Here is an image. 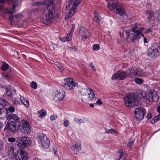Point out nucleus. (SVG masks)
Segmentation results:
<instances>
[{
    "instance_id": "f257e3e1",
    "label": "nucleus",
    "mask_w": 160,
    "mask_h": 160,
    "mask_svg": "<svg viewBox=\"0 0 160 160\" xmlns=\"http://www.w3.org/2000/svg\"><path fill=\"white\" fill-rule=\"evenodd\" d=\"M83 102L87 103L92 102L96 98L93 91L88 87L82 88L80 91Z\"/></svg>"
},
{
    "instance_id": "f03ea898",
    "label": "nucleus",
    "mask_w": 160,
    "mask_h": 160,
    "mask_svg": "<svg viewBox=\"0 0 160 160\" xmlns=\"http://www.w3.org/2000/svg\"><path fill=\"white\" fill-rule=\"evenodd\" d=\"M108 7L110 10L113 11L115 13L119 14L125 19L128 18L125 10L123 8L122 5L119 2L108 3Z\"/></svg>"
},
{
    "instance_id": "7ed1b4c3",
    "label": "nucleus",
    "mask_w": 160,
    "mask_h": 160,
    "mask_svg": "<svg viewBox=\"0 0 160 160\" xmlns=\"http://www.w3.org/2000/svg\"><path fill=\"white\" fill-rule=\"evenodd\" d=\"M139 97L150 102H157L159 99L156 91L152 90H149L147 93L143 91L140 92Z\"/></svg>"
},
{
    "instance_id": "20e7f679",
    "label": "nucleus",
    "mask_w": 160,
    "mask_h": 160,
    "mask_svg": "<svg viewBox=\"0 0 160 160\" xmlns=\"http://www.w3.org/2000/svg\"><path fill=\"white\" fill-rule=\"evenodd\" d=\"M82 0H70L68 2V5L66 6V9H68L70 6L72 4V7L65 17L66 18H71L75 13L77 9V7L80 4Z\"/></svg>"
},
{
    "instance_id": "39448f33",
    "label": "nucleus",
    "mask_w": 160,
    "mask_h": 160,
    "mask_svg": "<svg viewBox=\"0 0 160 160\" xmlns=\"http://www.w3.org/2000/svg\"><path fill=\"white\" fill-rule=\"evenodd\" d=\"M17 145L20 149H24L28 147L31 143V138L28 137L23 136L17 138L16 141Z\"/></svg>"
},
{
    "instance_id": "423d86ee",
    "label": "nucleus",
    "mask_w": 160,
    "mask_h": 160,
    "mask_svg": "<svg viewBox=\"0 0 160 160\" xmlns=\"http://www.w3.org/2000/svg\"><path fill=\"white\" fill-rule=\"evenodd\" d=\"M125 105L129 108L136 106L138 104L137 99L132 94H128L124 98Z\"/></svg>"
},
{
    "instance_id": "0eeeda50",
    "label": "nucleus",
    "mask_w": 160,
    "mask_h": 160,
    "mask_svg": "<svg viewBox=\"0 0 160 160\" xmlns=\"http://www.w3.org/2000/svg\"><path fill=\"white\" fill-rule=\"evenodd\" d=\"M10 2L13 4L12 8L10 10H7L3 7V4L5 3L6 0H0V11L7 14H11L15 12V7L18 5V2L17 0H9Z\"/></svg>"
},
{
    "instance_id": "6e6552de",
    "label": "nucleus",
    "mask_w": 160,
    "mask_h": 160,
    "mask_svg": "<svg viewBox=\"0 0 160 160\" xmlns=\"http://www.w3.org/2000/svg\"><path fill=\"white\" fill-rule=\"evenodd\" d=\"M38 143L44 148H48L50 144V141L47 137L42 133L38 135Z\"/></svg>"
},
{
    "instance_id": "1a4fd4ad",
    "label": "nucleus",
    "mask_w": 160,
    "mask_h": 160,
    "mask_svg": "<svg viewBox=\"0 0 160 160\" xmlns=\"http://www.w3.org/2000/svg\"><path fill=\"white\" fill-rule=\"evenodd\" d=\"M19 128L21 131L25 133L28 134L31 132V127L26 121H21L20 123Z\"/></svg>"
},
{
    "instance_id": "9d476101",
    "label": "nucleus",
    "mask_w": 160,
    "mask_h": 160,
    "mask_svg": "<svg viewBox=\"0 0 160 160\" xmlns=\"http://www.w3.org/2000/svg\"><path fill=\"white\" fill-rule=\"evenodd\" d=\"M127 75L130 78H133L136 76H139L142 73L141 70L136 68H132L130 69H128L127 70Z\"/></svg>"
},
{
    "instance_id": "9b49d317",
    "label": "nucleus",
    "mask_w": 160,
    "mask_h": 160,
    "mask_svg": "<svg viewBox=\"0 0 160 160\" xmlns=\"http://www.w3.org/2000/svg\"><path fill=\"white\" fill-rule=\"evenodd\" d=\"M145 109L143 108H136L134 112L135 118L138 120L142 119L146 114Z\"/></svg>"
},
{
    "instance_id": "f8f14e48",
    "label": "nucleus",
    "mask_w": 160,
    "mask_h": 160,
    "mask_svg": "<svg viewBox=\"0 0 160 160\" xmlns=\"http://www.w3.org/2000/svg\"><path fill=\"white\" fill-rule=\"evenodd\" d=\"M16 160H27L28 158V154L24 150H20L17 152L15 155Z\"/></svg>"
},
{
    "instance_id": "ddd939ff",
    "label": "nucleus",
    "mask_w": 160,
    "mask_h": 160,
    "mask_svg": "<svg viewBox=\"0 0 160 160\" xmlns=\"http://www.w3.org/2000/svg\"><path fill=\"white\" fill-rule=\"evenodd\" d=\"M65 92L63 90L57 91L53 94L54 99L56 101H61L64 98Z\"/></svg>"
},
{
    "instance_id": "4468645a",
    "label": "nucleus",
    "mask_w": 160,
    "mask_h": 160,
    "mask_svg": "<svg viewBox=\"0 0 160 160\" xmlns=\"http://www.w3.org/2000/svg\"><path fill=\"white\" fill-rule=\"evenodd\" d=\"M147 54L150 57H153L157 56L159 54L157 46L152 45L148 49Z\"/></svg>"
},
{
    "instance_id": "2eb2a0df",
    "label": "nucleus",
    "mask_w": 160,
    "mask_h": 160,
    "mask_svg": "<svg viewBox=\"0 0 160 160\" xmlns=\"http://www.w3.org/2000/svg\"><path fill=\"white\" fill-rule=\"evenodd\" d=\"M127 76V72H125L124 71L121 72H118L117 73L113 74L112 77V80L120 79L122 80L124 79Z\"/></svg>"
},
{
    "instance_id": "dca6fc26",
    "label": "nucleus",
    "mask_w": 160,
    "mask_h": 160,
    "mask_svg": "<svg viewBox=\"0 0 160 160\" xmlns=\"http://www.w3.org/2000/svg\"><path fill=\"white\" fill-rule=\"evenodd\" d=\"M16 123L13 121H10L4 128V131L9 130L11 132H14L16 131Z\"/></svg>"
},
{
    "instance_id": "f3484780",
    "label": "nucleus",
    "mask_w": 160,
    "mask_h": 160,
    "mask_svg": "<svg viewBox=\"0 0 160 160\" xmlns=\"http://www.w3.org/2000/svg\"><path fill=\"white\" fill-rule=\"evenodd\" d=\"M78 86V83L75 81H71V82L62 83V86L66 90H71L74 89V87Z\"/></svg>"
},
{
    "instance_id": "a211bd4d",
    "label": "nucleus",
    "mask_w": 160,
    "mask_h": 160,
    "mask_svg": "<svg viewBox=\"0 0 160 160\" xmlns=\"http://www.w3.org/2000/svg\"><path fill=\"white\" fill-rule=\"evenodd\" d=\"M142 36L140 32L138 31H136L133 32L132 34L131 37L130 38V41L131 42H134L135 41H138L140 39L141 37Z\"/></svg>"
},
{
    "instance_id": "6ab92c4d",
    "label": "nucleus",
    "mask_w": 160,
    "mask_h": 160,
    "mask_svg": "<svg viewBox=\"0 0 160 160\" xmlns=\"http://www.w3.org/2000/svg\"><path fill=\"white\" fill-rule=\"evenodd\" d=\"M79 33L82 39H87L89 35V33L88 30L84 27L80 28Z\"/></svg>"
},
{
    "instance_id": "aec40b11",
    "label": "nucleus",
    "mask_w": 160,
    "mask_h": 160,
    "mask_svg": "<svg viewBox=\"0 0 160 160\" xmlns=\"http://www.w3.org/2000/svg\"><path fill=\"white\" fill-rule=\"evenodd\" d=\"M4 89L6 90V92L4 94V96L5 97L11 96L15 91L14 89L12 88L8 87L6 89L4 88Z\"/></svg>"
},
{
    "instance_id": "412c9836",
    "label": "nucleus",
    "mask_w": 160,
    "mask_h": 160,
    "mask_svg": "<svg viewBox=\"0 0 160 160\" xmlns=\"http://www.w3.org/2000/svg\"><path fill=\"white\" fill-rule=\"evenodd\" d=\"M130 32L129 30H125L120 34V36L121 38L127 40L130 38Z\"/></svg>"
},
{
    "instance_id": "4be33fe9",
    "label": "nucleus",
    "mask_w": 160,
    "mask_h": 160,
    "mask_svg": "<svg viewBox=\"0 0 160 160\" xmlns=\"http://www.w3.org/2000/svg\"><path fill=\"white\" fill-rule=\"evenodd\" d=\"M81 144L80 143H77L74 144L71 147V149L74 153H77L81 150Z\"/></svg>"
},
{
    "instance_id": "5701e85b",
    "label": "nucleus",
    "mask_w": 160,
    "mask_h": 160,
    "mask_svg": "<svg viewBox=\"0 0 160 160\" xmlns=\"http://www.w3.org/2000/svg\"><path fill=\"white\" fill-rule=\"evenodd\" d=\"M7 119L12 120L17 122H19L20 119L19 118L18 116L14 114H11L10 115H8L7 117Z\"/></svg>"
},
{
    "instance_id": "b1692460",
    "label": "nucleus",
    "mask_w": 160,
    "mask_h": 160,
    "mask_svg": "<svg viewBox=\"0 0 160 160\" xmlns=\"http://www.w3.org/2000/svg\"><path fill=\"white\" fill-rule=\"evenodd\" d=\"M102 19L99 13L98 12L96 13L93 18L94 21L100 24L102 23Z\"/></svg>"
},
{
    "instance_id": "393cba45",
    "label": "nucleus",
    "mask_w": 160,
    "mask_h": 160,
    "mask_svg": "<svg viewBox=\"0 0 160 160\" xmlns=\"http://www.w3.org/2000/svg\"><path fill=\"white\" fill-rule=\"evenodd\" d=\"M74 120L76 123L79 124L85 123L87 121V119L84 118H75L74 119Z\"/></svg>"
},
{
    "instance_id": "a878e982",
    "label": "nucleus",
    "mask_w": 160,
    "mask_h": 160,
    "mask_svg": "<svg viewBox=\"0 0 160 160\" xmlns=\"http://www.w3.org/2000/svg\"><path fill=\"white\" fill-rule=\"evenodd\" d=\"M22 97L20 96V95H19V96L16 97L12 100V102L15 104H18L20 103L21 101Z\"/></svg>"
},
{
    "instance_id": "bb28decb",
    "label": "nucleus",
    "mask_w": 160,
    "mask_h": 160,
    "mask_svg": "<svg viewBox=\"0 0 160 160\" xmlns=\"http://www.w3.org/2000/svg\"><path fill=\"white\" fill-rule=\"evenodd\" d=\"M123 152L122 150L118 151L116 154L115 158L117 160H120L123 156Z\"/></svg>"
},
{
    "instance_id": "cd10ccee",
    "label": "nucleus",
    "mask_w": 160,
    "mask_h": 160,
    "mask_svg": "<svg viewBox=\"0 0 160 160\" xmlns=\"http://www.w3.org/2000/svg\"><path fill=\"white\" fill-rule=\"evenodd\" d=\"M38 113L39 114V117L40 118L43 117L46 115V112L43 109L39 110Z\"/></svg>"
},
{
    "instance_id": "c85d7f7f",
    "label": "nucleus",
    "mask_w": 160,
    "mask_h": 160,
    "mask_svg": "<svg viewBox=\"0 0 160 160\" xmlns=\"http://www.w3.org/2000/svg\"><path fill=\"white\" fill-rule=\"evenodd\" d=\"M21 98V102H22L27 107H28L29 106V102L28 101L24 98L23 97H22Z\"/></svg>"
},
{
    "instance_id": "c756f323",
    "label": "nucleus",
    "mask_w": 160,
    "mask_h": 160,
    "mask_svg": "<svg viewBox=\"0 0 160 160\" xmlns=\"http://www.w3.org/2000/svg\"><path fill=\"white\" fill-rule=\"evenodd\" d=\"M106 133H113L116 134H118V132L115 129L113 128H111L106 131Z\"/></svg>"
},
{
    "instance_id": "7c9ffc66",
    "label": "nucleus",
    "mask_w": 160,
    "mask_h": 160,
    "mask_svg": "<svg viewBox=\"0 0 160 160\" xmlns=\"http://www.w3.org/2000/svg\"><path fill=\"white\" fill-rule=\"evenodd\" d=\"M0 104L3 106H8L9 103L7 101L0 98Z\"/></svg>"
},
{
    "instance_id": "2f4dec72",
    "label": "nucleus",
    "mask_w": 160,
    "mask_h": 160,
    "mask_svg": "<svg viewBox=\"0 0 160 160\" xmlns=\"http://www.w3.org/2000/svg\"><path fill=\"white\" fill-rule=\"evenodd\" d=\"M9 68V65L6 63L5 62L3 63L1 67V69L3 71L6 70Z\"/></svg>"
},
{
    "instance_id": "473e14b6",
    "label": "nucleus",
    "mask_w": 160,
    "mask_h": 160,
    "mask_svg": "<svg viewBox=\"0 0 160 160\" xmlns=\"http://www.w3.org/2000/svg\"><path fill=\"white\" fill-rule=\"evenodd\" d=\"M30 86L33 89H36L37 88V83L34 81H32L30 83Z\"/></svg>"
},
{
    "instance_id": "72a5a7b5",
    "label": "nucleus",
    "mask_w": 160,
    "mask_h": 160,
    "mask_svg": "<svg viewBox=\"0 0 160 160\" xmlns=\"http://www.w3.org/2000/svg\"><path fill=\"white\" fill-rule=\"evenodd\" d=\"M147 17H148V19L150 20L153 17L154 14L152 11H150L148 13H147Z\"/></svg>"
},
{
    "instance_id": "f704fd0d",
    "label": "nucleus",
    "mask_w": 160,
    "mask_h": 160,
    "mask_svg": "<svg viewBox=\"0 0 160 160\" xmlns=\"http://www.w3.org/2000/svg\"><path fill=\"white\" fill-rule=\"evenodd\" d=\"M100 48V46L99 44H94L92 47V49L93 51H98Z\"/></svg>"
},
{
    "instance_id": "c9c22d12",
    "label": "nucleus",
    "mask_w": 160,
    "mask_h": 160,
    "mask_svg": "<svg viewBox=\"0 0 160 160\" xmlns=\"http://www.w3.org/2000/svg\"><path fill=\"white\" fill-rule=\"evenodd\" d=\"M135 141V140L134 139H132L130 140L129 142H128L127 144V147L130 148H131L132 147V145L133 144L134 142Z\"/></svg>"
},
{
    "instance_id": "e433bc0d",
    "label": "nucleus",
    "mask_w": 160,
    "mask_h": 160,
    "mask_svg": "<svg viewBox=\"0 0 160 160\" xmlns=\"http://www.w3.org/2000/svg\"><path fill=\"white\" fill-rule=\"evenodd\" d=\"M135 82L138 84H141L143 82V80L141 78H138L135 79Z\"/></svg>"
},
{
    "instance_id": "4c0bfd02",
    "label": "nucleus",
    "mask_w": 160,
    "mask_h": 160,
    "mask_svg": "<svg viewBox=\"0 0 160 160\" xmlns=\"http://www.w3.org/2000/svg\"><path fill=\"white\" fill-rule=\"evenodd\" d=\"M72 34V32H70L67 34V36L66 37L68 40V42L71 40Z\"/></svg>"
},
{
    "instance_id": "58836bf2",
    "label": "nucleus",
    "mask_w": 160,
    "mask_h": 160,
    "mask_svg": "<svg viewBox=\"0 0 160 160\" xmlns=\"http://www.w3.org/2000/svg\"><path fill=\"white\" fill-rule=\"evenodd\" d=\"M65 81L67 82V83L71 82V81H75L72 78H65L64 79Z\"/></svg>"
},
{
    "instance_id": "ea45409f",
    "label": "nucleus",
    "mask_w": 160,
    "mask_h": 160,
    "mask_svg": "<svg viewBox=\"0 0 160 160\" xmlns=\"http://www.w3.org/2000/svg\"><path fill=\"white\" fill-rule=\"evenodd\" d=\"M16 141V139L15 138L10 137L8 138V141L9 142H14Z\"/></svg>"
},
{
    "instance_id": "a19ab883",
    "label": "nucleus",
    "mask_w": 160,
    "mask_h": 160,
    "mask_svg": "<svg viewBox=\"0 0 160 160\" xmlns=\"http://www.w3.org/2000/svg\"><path fill=\"white\" fill-rule=\"evenodd\" d=\"M8 111H9V112H11L12 113L15 112V109L13 107L11 106H10L8 107Z\"/></svg>"
},
{
    "instance_id": "79ce46f5",
    "label": "nucleus",
    "mask_w": 160,
    "mask_h": 160,
    "mask_svg": "<svg viewBox=\"0 0 160 160\" xmlns=\"http://www.w3.org/2000/svg\"><path fill=\"white\" fill-rule=\"evenodd\" d=\"M56 65L58 68L60 69H61L60 71L61 72L63 69L62 65L60 63L58 62H56Z\"/></svg>"
},
{
    "instance_id": "37998d69",
    "label": "nucleus",
    "mask_w": 160,
    "mask_h": 160,
    "mask_svg": "<svg viewBox=\"0 0 160 160\" xmlns=\"http://www.w3.org/2000/svg\"><path fill=\"white\" fill-rule=\"evenodd\" d=\"M89 67L94 71H96V69L93 64L91 62L89 63Z\"/></svg>"
},
{
    "instance_id": "c03bdc74",
    "label": "nucleus",
    "mask_w": 160,
    "mask_h": 160,
    "mask_svg": "<svg viewBox=\"0 0 160 160\" xmlns=\"http://www.w3.org/2000/svg\"><path fill=\"white\" fill-rule=\"evenodd\" d=\"M144 28L142 27L137 30V31H138L139 32H140L141 33V35H142V37L144 36L143 34L142 33V32L143 31Z\"/></svg>"
},
{
    "instance_id": "a18cd8bd",
    "label": "nucleus",
    "mask_w": 160,
    "mask_h": 160,
    "mask_svg": "<svg viewBox=\"0 0 160 160\" xmlns=\"http://www.w3.org/2000/svg\"><path fill=\"white\" fill-rule=\"evenodd\" d=\"M57 116L56 115H53L50 117V118L51 120H54L57 118Z\"/></svg>"
},
{
    "instance_id": "49530a36",
    "label": "nucleus",
    "mask_w": 160,
    "mask_h": 160,
    "mask_svg": "<svg viewBox=\"0 0 160 160\" xmlns=\"http://www.w3.org/2000/svg\"><path fill=\"white\" fill-rule=\"evenodd\" d=\"M69 121L68 120L65 121L63 122V125L65 127H67L69 125Z\"/></svg>"
},
{
    "instance_id": "de8ad7c7",
    "label": "nucleus",
    "mask_w": 160,
    "mask_h": 160,
    "mask_svg": "<svg viewBox=\"0 0 160 160\" xmlns=\"http://www.w3.org/2000/svg\"><path fill=\"white\" fill-rule=\"evenodd\" d=\"M59 39L63 42H65L66 41H68L66 37H63L62 38H60Z\"/></svg>"
},
{
    "instance_id": "09e8293b",
    "label": "nucleus",
    "mask_w": 160,
    "mask_h": 160,
    "mask_svg": "<svg viewBox=\"0 0 160 160\" xmlns=\"http://www.w3.org/2000/svg\"><path fill=\"white\" fill-rule=\"evenodd\" d=\"M138 29V27L137 26H135L133 27L132 28V31L133 32H135L136 31H137V30Z\"/></svg>"
},
{
    "instance_id": "8fccbe9b",
    "label": "nucleus",
    "mask_w": 160,
    "mask_h": 160,
    "mask_svg": "<svg viewBox=\"0 0 160 160\" xmlns=\"http://www.w3.org/2000/svg\"><path fill=\"white\" fill-rule=\"evenodd\" d=\"M96 103L98 105H101L102 104V102L100 99H98L96 102Z\"/></svg>"
},
{
    "instance_id": "3c124183",
    "label": "nucleus",
    "mask_w": 160,
    "mask_h": 160,
    "mask_svg": "<svg viewBox=\"0 0 160 160\" xmlns=\"http://www.w3.org/2000/svg\"><path fill=\"white\" fill-rule=\"evenodd\" d=\"M75 25L74 24H72V29L71 30L70 32H72L74 31L75 28Z\"/></svg>"
},
{
    "instance_id": "603ef678",
    "label": "nucleus",
    "mask_w": 160,
    "mask_h": 160,
    "mask_svg": "<svg viewBox=\"0 0 160 160\" xmlns=\"http://www.w3.org/2000/svg\"><path fill=\"white\" fill-rule=\"evenodd\" d=\"M22 17V15L20 14H18L15 15V17L17 18H21Z\"/></svg>"
},
{
    "instance_id": "864d4df0",
    "label": "nucleus",
    "mask_w": 160,
    "mask_h": 160,
    "mask_svg": "<svg viewBox=\"0 0 160 160\" xmlns=\"http://www.w3.org/2000/svg\"><path fill=\"white\" fill-rule=\"evenodd\" d=\"M143 38H144V39H143V41H144V43H147L148 42V40L147 39L145 38L144 36L143 37Z\"/></svg>"
},
{
    "instance_id": "5fc2aeb1",
    "label": "nucleus",
    "mask_w": 160,
    "mask_h": 160,
    "mask_svg": "<svg viewBox=\"0 0 160 160\" xmlns=\"http://www.w3.org/2000/svg\"><path fill=\"white\" fill-rule=\"evenodd\" d=\"M147 117L149 119H151V118L152 117V115L150 113L149 114H148Z\"/></svg>"
},
{
    "instance_id": "6e6d98bb",
    "label": "nucleus",
    "mask_w": 160,
    "mask_h": 160,
    "mask_svg": "<svg viewBox=\"0 0 160 160\" xmlns=\"http://www.w3.org/2000/svg\"><path fill=\"white\" fill-rule=\"evenodd\" d=\"M3 125L2 123L0 122V131L1 130V128H2L3 127Z\"/></svg>"
},
{
    "instance_id": "4d7b16f0",
    "label": "nucleus",
    "mask_w": 160,
    "mask_h": 160,
    "mask_svg": "<svg viewBox=\"0 0 160 160\" xmlns=\"http://www.w3.org/2000/svg\"><path fill=\"white\" fill-rule=\"evenodd\" d=\"M159 117V115L158 116H157V117H155V118H154V120L155 121H156V122H157L158 120V118Z\"/></svg>"
},
{
    "instance_id": "13d9d810",
    "label": "nucleus",
    "mask_w": 160,
    "mask_h": 160,
    "mask_svg": "<svg viewBox=\"0 0 160 160\" xmlns=\"http://www.w3.org/2000/svg\"><path fill=\"white\" fill-rule=\"evenodd\" d=\"M157 111L160 114V105L158 106L157 107Z\"/></svg>"
},
{
    "instance_id": "bf43d9fd",
    "label": "nucleus",
    "mask_w": 160,
    "mask_h": 160,
    "mask_svg": "<svg viewBox=\"0 0 160 160\" xmlns=\"http://www.w3.org/2000/svg\"><path fill=\"white\" fill-rule=\"evenodd\" d=\"M9 20L10 22V24H12V16H10L9 18Z\"/></svg>"
},
{
    "instance_id": "052dcab7",
    "label": "nucleus",
    "mask_w": 160,
    "mask_h": 160,
    "mask_svg": "<svg viewBox=\"0 0 160 160\" xmlns=\"http://www.w3.org/2000/svg\"><path fill=\"white\" fill-rule=\"evenodd\" d=\"M2 141L0 139V148L3 145Z\"/></svg>"
},
{
    "instance_id": "680f3d73",
    "label": "nucleus",
    "mask_w": 160,
    "mask_h": 160,
    "mask_svg": "<svg viewBox=\"0 0 160 160\" xmlns=\"http://www.w3.org/2000/svg\"><path fill=\"white\" fill-rule=\"evenodd\" d=\"M151 31V30L150 29H148L145 32V33H149V32H150Z\"/></svg>"
},
{
    "instance_id": "e2e57ef3",
    "label": "nucleus",
    "mask_w": 160,
    "mask_h": 160,
    "mask_svg": "<svg viewBox=\"0 0 160 160\" xmlns=\"http://www.w3.org/2000/svg\"><path fill=\"white\" fill-rule=\"evenodd\" d=\"M57 151L56 149H55L54 148L53 151L55 154H56V152H57Z\"/></svg>"
},
{
    "instance_id": "0e129e2a",
    "label": "nucleus",
    "mask_w": 160,
    "mask_h": 160,
    "mask_svg": "<svg viewBox=\"0 0 160 160\" xmlns=\"http://www.w3.org/2000/svg\"><path fill=\"white\" fill-rule=\"evenodd\" d=\"M5 77V78H6L7 79H8V76L7 75H3L2 76V77Z\"/></svg>"
},
{
    "instance_id": "69168bd1",
    "label": "nucleus",
    "mask_w": 160,
    "mask_h": 160,
    "mask_svg": "<svg viewBox=\"0 0 160 160\" xmlns=\"http://www.w3.org/2000/svg\"><path fill=\"white\" fill-rule=\"evenodd\" d=\"M90 106L91 107H94V105L92 103H91L89 104Z\"/></svg>"
},
{
    "instance_id": "338daca9",
    "label": "nucleus",
    "mask_w": 160,
    "mask_h": 160,
    "mask_svg": "<svg viewBox=\"0 0 160 160\" xmlns=\"http://www.w3.org/2000/svg\"><path fill=\"white\" fill-rule=\"evenodd\" d=\"M11 151L13 153L14 152V150L13 148H11Z\"/></svg>"
},
{
    "instance_id": "774afa93",
    "label": "nucleus",
    "mask_w": 160,
    "mask_h": 160,
    "mask_svg": "<svg viewBox=\"0 0 160 160\" xmlns=\"http://www.w3.org/2000/svg\"><path fill=\"white\" fill-rule=\"evenodd\" d=\"M158 20L160 22V14L159 15V16H158Z\"/></svg>"
}]
</instances>
